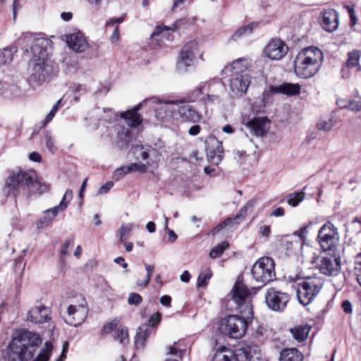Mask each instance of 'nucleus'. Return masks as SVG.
Wrapping results in <instances>:
<instances>
[{
    "label": "nucleus",
    "instance_id": "1",
    "mask_svg": "<svg viewBox=\"0 0 361 361\" xmlns=\"http://www.w3.org/2000/svg\"><path fill=\"white\" fill-rule=\"evenodd\" d=\"M231 298L236 308L241 314L238 315H229L221 319L220 330L221 333L232 338H242L247 329V322L252 318L253 310L251 300V293L246 286L238 280L231 292Z\"/></svg>",
    "mask_w": 361,
    "mask_h": 361
},
{
    "label": "nucleus",
    "instance_id": "2",
    "mask_svg": "<svg viewBox=\"0 0 361 361\" xmlns=\"http://www.w3.org/2000/svg\"><path fill=\"white\" fill-rule=\"evenodd\" d=\"M39 334L25 331L14 337L8 345V359L12 361H28L41 343Z\"/></svg>",
    "mask_w": 361,
    "mask_h": 361
},
{
    "label": "nucleus",
    "instance_id": "3",
    "mask_svg": "<svg viewBox=\"0 0 361 361\" xmlns=\"http://www.w3.org/2000/svg\"><path fill=\"white\" fill-rule=\"evenodd\" d=\"M324 61L322 50L316 47H309L298 53L294 61L295 74L301 78H310L320 70Z\"/></svg>",
    "mask_w": 361,
    "mask_h": 361
},
{
    "label": "nucleus",
    "instance_id": "4",
    "mask_svg": "<svg viewBox=\"0 0 361 361\" xmlns=\"http://www.w3.org/2000/svg\"><path fill=\"white\" fill-rule=\"evenodd\" d=\"M249 61L246 59H238L233 61L225 71L230 72V88L234 95L245 94L250 83V76L247 71Z\"/></svg>",
    "mask_w": 361,
    "mask_h": 361
},
{
    "label": "nucleus",
    "instance_id": "5",
    "mask_svg": "<svg viewBox=\"0 0 361 361\" xmlns=\"http://www.w3.org/2000/svg\"><path fill=\"white\" fill-rule=\"evenodd\" d=\"M35 178V171H13L5 180L3 192L14 197L23 193L29 195V190Z\"/></svg>",
    "mask_w": 361,
    "mask_h": 361
},
{
    "label": "nucleus",
    "instance_id": "6",
    "mask_svg": "<svg viewBox=\"0 0 361 361\" xmlns=\"http://www.w3.org/2000/svg\"><path fill=\"white\" fill-rule=\"evenodd\" d=\"M324 286V281L319 276L302 279L297 285V298L303 305L310 304L319 295Z\"/></svg>",
    "mask_w": 361,
    "mask_h": 361
},
{
    "label": "nucleus",
    "instance_id": "7",
    "mask_svg": "<svg viewBox=\"0 0 361 361\" xmlns=\"http://www.w3.org/2000/svg\"><path fill=\"white\" fill-rule=\"evenodd\" d=\"M50 42L46 38L35 39L32 45L31 51L33 54L31 63L33 65L34 74L39 78L44 76L46 61L48 59L47 47Z\"/></svg>",
    "mask_w": 361,
    "mask_h": 361
},
{
    "label": "nucleus",
    "instance_id": "8",
    "mask_svg": "<svg viewBox=\"0 0 361 361\" xmlns=\"http://www.w3.org/2000/svg\"><path fill=\"white\" fill-rule=\"evenodd\" d=\"M311 263L315 264L317 269L326 276H337L341 271V258L336 252L314 256L312 258Z\"/></svg>",
    "mask_w": 361,
    "mask_h": 361
},
{
    "label": "nucleus",
    "instance_id": "9",
    "mask_svg": "<svg viewBox=\"0 0 361 361\" xmlns=\"http://www.w3.org/2000/svg\"><path fill=\"white\" fill-rule=\"evenodd\" d=\"M251 273L255 281L262 285L272 281L276 276L274 260L268 257H261L252 266Z\"/></svg>",
    "mask_w": 361,
    "mask_h": 361
},
{
    "label": "nucleus",
    "instance_id": "10",
    "mask_svg": "<svg viewBox=\"0 0 361 361\" xmlns=\"http://www.w3.org/2000/svg\"><path fill=\"white\" fill-rule=\"evenodd\" d=\"M318 241L324 252H336L339 243V235L337 228L331 222H326L319 229Z\"/></svg>",
    "mask_w": 361,
    "mask_h": 361
},
{
    "label": "nucleus",
    "instance_id": "11",
    "mask_svg": "<svg viewBox=\"0 0 361 361\" xmlns=\"http://www.w3.org/2000/svg\"><path fill=\"white\" fill-rule=\"evenodd\" d=\"M290 297L288 293L276 288H269L264 294V301L267 307L276 312L283 311L288 302Z\"/></svg>",
    "mask_w": 361,
    "mask_h": 361
},
{
    "label": "nucleus",
    "instance_id": "12",
    "mask_svg": "<svg viewBox=\"0 0 361 361\" xmlns=\"http://www.w3.org/2000/svg\"><path fill=\"white\" fill-rule=\"evenodd\" d=\"M197 48V42L195 40L189 42L183 47L177 61V68L179 71L185 72L192 65L195 57L194 51Z\"/></svg>",
    "mask_w": 361,
    "mask_h": 361
},
{
    "label": "nucleus",
    "instance_id": "13",
    "mask_svg": "<svg viewBox=\"0 0 361 361\" xmlns=\"http://www.w3.org/2000/svg\"><path fill=\"white\" fill-rule=\"evenodd\" d=\"M88 314V309L85 303L70 305L67 308V315L65 322L71 326H77L82 323Z\"/></svg>",
    "mask_w": 361,
    "mask_h": 361
},
{
    "label": "nucleus",
    "instance_id": "14",
    "mask_svg": "<svg viewBox=\"0 0 361 361\" xmlns=\"http://www.w3.org/2000/svg\"><path fill=\"white\" fill-rule=\"evenodd\" d=\"M236 361H262V353L256 345H244L233 350Z\"/></svg>",
    "mask_w": 361,
    "mask_h": 361
},
{
    "label": "nucleus",
    "instance_id": "15",
    "mask_svg": "<svg viewBox=\"0 0 361 361\" xmlns=\"http://www.w3.org/2000/svg\"><path fill=\"white\" fill-rule=\"evenodd\" d=\"M287 45L280 39H272L264 49V55L271 60H280L288 53Z\"/></svg>",
    "mask_w": 361,
    "mask_h": 361
},
{
    "label": "nucleus",
    "instance_id": "16",
    "mask_svg": "<svg viewBox=\"0 0 361 361\" xmlns=\"http://www.w3.org/2000/svg\"><path fill=\"white\" fill-rule=\"evenodd\" d=\"M175 116H178L182 121L198 123L202 116L190 104L176 102Z\"/></svg>",
    "mask_w": 361,
    "mask_h": 361
},
{
    "label": "nucleus",
    "instance_id": "17",
    "mask_svg": "<svg viewBox=\"0 0 361 361\" xmlns=\"http://www.w3.org/2000/svg\"><path fill=\"white\" fill-rule=\"evenodd\" d=\"M66 42L71 49L78 53L83 52L89 48L86 37L80 31L68 35Z\"/></svg>",
    "mask_w": 361,
    "mask_h": 361
},
{
    "label": "nucleus",
    "instance_id": "18",
    "mask_svg": "<svg viewBox=\"0 0 361 361\" xmlns=\"http://www.w3.org/2000/svg\"><path fill=\"white\" fill-rule=\"evenodd\" d=\"M361 51L357 49L348 52V59L341 70V77L343 78H348L350 75V69L356 68L357 72L361 71V65L360 59Z\"/></svg>",
    "mask_w": 361,
    "mask_h": 361
},
{
    "label": "nucleus",
    "instance_id": "19",
    "mask_svg": "<svg viewBox=\"0 0 361 361\" xmlns=\"http://www.w3.org/2000/svg\"><path fill=\"white\" fill-rule=\"evenodd\" d=\"M145 102H152L153 103H159L160 106L156 109L155 115L158 120L164 121L168 116H173L176 113V102H160L156 97L147 99Z\"/></svg>",
    "mask_w": 361,
    "mask_h": 361
},
{
    "label": "nucleus",
    "instance_id": "20",
    "mask_svg": "<svg viewBox=\"0 0 361 361\" xmlns=\"http://www.w3.org/2000/svg\"><path fill=\"white\" fill-rule=\"evenodd\" d=\"M269 121L266 117H257L246 123V127L256 137L264 135L269 130Z\"/></svg>",
    "mask_w": 361,
    "mask_h": 361
},
{
    "label": "nucleus",
    "instance_id": "21",
    "mask_svg": "<svg viewBox=\"0 0 361 361\" xmlns=\"http://www.w3.org/2000/svg\"><path fill=\"white\" fill-rule=\"evenodd\" d=\"M320 24L324 30L333 32L338 26V16L335 10H328L322 13Z\"/></svg>",
    "mask_w": 361,
    "mask_h": 361
},
{
    "label": "nucleus",
    "instance_id": "22",
    "mask_svg": "<svg viewBox=\"0 0 361 361\" xmlns=\"http://www.w3.org/2000/svg\"><path fill=\"white\" fill-rule=\"evenodd\" d=\"M49 313V310L44 305L36 306L28 312L27 319L35 324L44 323L50 319Z\"/></svg>",
    "mask_w": 361,
    "mask_h": 361
},
{
    "label": "nucleus",
    "instance_id": "23",
    "mask_svg": "<svg viewBox=\"0 0 361 361\" xmlns=\"http://www.w3.org/2000/svg\"><path fill=\"white\" fill-rule=\"evenodd\" d=\"M213 147L207 148V156L209 162L213 164H219L224 156V149L221 142L216 140H212Z\"/></svg>",
    "mask_w": 361,
    "mask_h": 361
},
{
    "label": "nucleus",
    "instance_id": "24",
    "mask_svg": "<svg viewBox=\"0 0 361 361\" xmlns=\"http://www.w3.org/2000/svg\"><path fill=\"white\" fill-rule=\"evenodd\" d=\"M301 87L299 84L285 82L278 86H271L270 92L271 93H281L287 96L298 95L300 92Z\"/></svg>",
    "mask_w": 361,
    "mask_h": 361
},
{
    "label": "nucleus",
    "instance_id": "25",
    "mask_svg": "<svg viewBox=\"0 0 361 361\" xmlns=\"http://www.w3.org/2000/svg\"><path fill=\"white\" fill-rule=\"evenodd\" d=\"M140 108L141 104H137L133 109L121 114V117L125 119L130 127L135 128L141 124L142 118L137 113Z\"/></svg>",
    "mask_w": 361,
    "mask_h": 361
},
{
    "label": "nucleus",
    "instance_id": "26",
    "mask_svg": "<svg viewBox=\"0 0 361 361\" xmlns=\"http://www.w3.org/2000/svg\"><path fill=\"white\" fill-rule=\"evenodd\" d=\"M212 361H236L233 350L226 346L216 348Z\"/></svg>",
    "mask_w": 361,
    "mask_h": 361
},
{
    "label": "nucleus",
    "instance_id": "27",
    "mask_svg": "<svg viewBox=\"0 0 361 361\" xmlns=\"http://www.w3.org/2000/svg\"><path fill=\"white\" fill-rule=\"evenodd\" d=\"M73 198V191L68 189L63 195L60 203L50 209H47L48 212H51L53 216H57L59 212H63L68 207V205Z\"/></svg>",
    "mask_w": 361,
    "mask_h": 361
},
{
    "label": "nucleus",
    "instance_id": "28",
    "mask_svg": "<svg viewBox=\"0 0 361 361\" xmlns=\"http://www.w3.org/2000/svg\"><path fill=\"white\" fill-rule=\"evenodd\" d=\"M303 355L295 348L284 349L281 352L280 361H302Z\"/></svg>",
    "mask_w": 361,
    "mask_h": 361
},
{
    "label": "nucleus",
    "instance_id": "29",
    "mask_svg": "<svg viewBox=\"0 0 361 361\" xmlns=\"http://www.w3.org/2000/svg\"><path fill=\"white\" fill-rule=\"evenodd\" d=\"M249 207H250V204L247 203V204H245L243 207H242L240 209V210L239 211L238 214H237L233 219H231V218L227 219L226 221H224V222H222L221 224L218 225L215 228V230L216 231H219L220 230H221L225 226H226L228 224H231L233 221H235V224H238L240 221H241L245 217V212H246V211H247V208Z\"/></svg>",
    "mask_w": 361,
    "mask_h": 361
},
{
    "label": "nucleus",
    "instance_id": "30",
    "mask_svg": "<svg viewBox=\"0 0 361 361\" xmlns=\"http://www.w3.org/2000/svg\"><path fill=\"white\" fill-rule=\"evenodd\" d=\"M49 190V186L45 183H42L40 180H37L36 173L35 172V178L32 181V186L29 190V195L31 194H42L44 192H47Z\"/></svg>",
    "mask_w": 361,
    "mask_h": 361
},
{
    "label": "nucleus",
    "instance_id": "31",
    "mask_svg": "<svg viewBox=\"0 0 361 361\" xmlns=\"http://www.w3.org/2000/svg\"><path fill=\"white\" fill-rule=\"evenodd\" d=\"M311 327L308 325L299 326L290 329L293 338L298 341L305 340L310 333Z\"/></svg>",
    "mask_w": 361,
    "mask_h": 361
},
{
    "label": "nucleus",
    "instance_id": "32",
    "mask_svg": "<svg viewBox=\"0 0 361 361\" xmlns=\"http://www.w3.org/2000/svg\"><path fill=\"white\" fill-rule=\"evenodd\" d=\"M16 51L17 48L16 47H8L0 49V65L11 62Z\"/></svg>",
    "mask_w": 361,
    "mask_h": 361
},
{
    "label": "nucleus",
    "instance_id": "33",
    "mask_svg": "<svg viewBox=\"0 0 361 361\" xmlns=\"http://www.w3.org/2000/svg\"><path fill=\"white\" fill-rule=\"evenodd\" d=\"M336 119L332 116L321 118L317 124V128L321 131H329L335 126Z\"/></svg>",
    "mask_w": 361,
    "mask_h": 361
},
{
    "label": "nucleus",
    "instance_id": "34",
    "mask_svg": "<svg viewBox=\"0 0 361 361\" xmlns=\"http://www.w3.org/2000/svg\"><path fill=\"white\" fill-rule=\"evenodd\" d=\"M149 336L148 329L147 328L140 327L135 336V343L137 348L142 349L145 345V342Z\"/></svg>",
    "mask_w": 361,
    "mask_h": 361
},
{
    "label": "nucleus",
    "instance_id": "35",
    "mask_svg": "<svg viewBox=\"0 0 361 361\" xmlns=\"http://www.w3.org/2000/svg\"><path fill=\"white\" fill-rule=\"evenodd\" d=\"M114 339L123 345H126L129 341L128 329L126 328L117 329L114 334Z\"/></svg>",
    "mask_w": 361,
    "mask_h": 361
},
{
    "label": "nucleus",
    "instance_id": "36",
    "mask_svg": "<svg viewBox=\"0 0 361 361\" xmlns=\"http://www.w3.org/2000/svg\"><path fill=\"white\" fill-rule=\"evenodd\" d=\"M212 276V271L210 269H207L204 271L201 272L197 278V285L199 288L205 287L211 277Z\"/></svg>",
    "mask_w": 361,
    "mask_h": 361
},
{
    "label": "nucleus",
    "instance_id": "37",
    "mask_svg": "<svg viewBox=\"0 0 361 361\" xmlns=\"http://www.w3.org/2000/svg\"><path fill=\"white\" fill-rule=\"evenodd\" d=\"M228 243L226 241L221 242L216 246L214 247L210 251L209 256L211 258L216 259L220 257L224 250L228 247Z\"/></svg>",
    "mask_w": 361,
    "mask_h": 361
},
{
    "label": "nucleus",
    "instance_id": "38",
    "mask_svg": "<svg viewBox=\"0 0 361 361\" xmlns=\"http://www.w3.org/2000/svg\"><path fill=\"white\" fill-rule=\"evenodd\" d=\"M133 152L137 159L146 160L148 157V148L142 145H136L133 148Z\"/></svg>",
    "mask_w": 361,
    "mask_h": 361
},
{
    "label": "nucleus",
    "instance_id": "39",
    "mask_svg": "<svg viewBox=\"0 0 361 361\" xmlns=\"http://www.w3.org/2000/svg\"><path fill=\"white\" fill-rule=\"evenodd\" d=\"M51 350V343L49 341L46 342L44 348L40 351L39 354L33 361H48Z\"/></svg>",
    "mask_w": 361,
    "mask_h": 361
},
{
    "label": "nucleus",
    "instance_id": "40",
    "mask_svg": "<svg viewBox=\"0 0 361 361\" xmlns=\"http://www.w3.org/2000/svg\"><path fill=\"white\" fill-rule=\"evenodd\" d=\"M305 192H298L291 193L288 195V203L292 207H296L300 202H301L305 198Z\"/></svg>",
    "mask_w": 361,
    "mask_h": 361
},
{
    "label": "nucleus",
    "instance_id": "41",
    "mask_svg": "<svg viewBox=\"0 0 361 361\" xmlns=\"http://www.w3.org/2000/svg\"><path fill=\"white\" fill-rule=\"evenodd\" d=\"M145 267L147 271V277L144 280H138L137 281V285L140 287H146L148 285L154 269V265L145 264Z\"/></svg>",
    "mask_w": 361,
    "mask_h": 361
},
{
    "label": "nucleus",
    "instance_id": "42",
    "mask_svg": "<svg viewBox=\"0 0 361 361\" xmlns=\"http://www.w3.org/2000/svg\"><path fill=\"white\" fill-rule=\"evenodd\" d=\"M254 25L256 24L251 23L247 25L240 27L233 35V38L236 40L240 37L248 35L252 32Z\"/></svg>",
    "mask_w": 361,
    "mask_h": 361
},
{
    "label": "nucleus",
    "instance_id": "43",
    "mask_svg": "<svg viewBox=\"0 0 361 361\" xmlns=\"http://www.w3.org/2000/svg\"><path fill=\"white\" fill-rule=\"evenodd\" d=\"M354 271L357 281L361 286V252L355 257Z\"/></svg>",
    "mask_w": 361,
    "mask_h": 361
},
{
    "label": "nucleus",
    "instance_id": "44",
    "mask_svg": "<svg viewBox=\"0 0 361 361\" xmlns=\"http://www.w3.org/2000/svg\"><path fill=\"white\" fill-rule=\"evenodd\" d=\"M49 214H51V212H48L47 209L44 212V217L40 219L37 222V227L38 228H42L49 226L52 222V221L55 219V217L56 216H53V215H52V216H50Z\"/></svg>",
    "mask_w": 361,
    "mask_h": 361
},
{
    "label": "nucleus",
    "instance_id": "45",
    "mask_svg": "<svg viewBox=\"0 0 361 361\" xmlns=\"http://www.w3.org/2000/svg\"><path fill=\"white\" fill-rule=\"evenodd\" d=\"M128 173H130V171L128 166H121L114 171L113 173V178L118 181Z\"/></svg>",
    "mask_w": 361,
    "mask_h": 361
},
{
    "label": "nucleus",
    "instance_id": "46",
    "mask_svg": "<svg viewBox=\"0 0 361 361\" xmlns=\"http://www.w3.org/2000/svg\"><path fill=\"white\" fill-rule=\"evenodd\" d=\"M133 228V224H130L126 226H121L119 231L118 235L120 238L121 241H124V240L126 238V236L130 233L131 230Z\"/></svg>",
    "mask_w": 361,
    "mask_h": 361
},
{
    "label": "nucleus",
    "instance_id": "47",
    "mask_svg": "<svg viewBox=\"0 0 361 361\" xmlns=\"http://www.w3.org/2000/svg\"><path fill=\"white\" fill-rule=\"evenodd\" d=\"M61 99H59L55 104L54 106L52 107L51 110L50 111V112L47 114V117L45 118V119L43 121V123H44V126H45L46 124H47L55 116V114L56 113V111H58L59 109V106L61 104Z\"/></svg>",
    "mask_w": 361,
    "mask_h": 361
},
{
    "label": "nucleus",
    "instance_id": "48",
    "mask_svg": "<svg viewBox=\"0 0 361 361\" xmlns=\"http://www.w3.org/2000/svg\"><path fill=\"white\" fill-rule=\"evenodd\" d=\"M128 302L131 305H138L142 302V297L135 293H130L128 295Z\"/></svg>",
    "mask_w": 361,
    "mask_h": 361
},
{
    "label": "nucleus",
    "instance_id": "49",
    "mask_svg": "<svg viewBox=\"0 0 361 361\" xmlns=\"http://www.w3.org/2000/svg\"><path fill=\"white\" fill-rule=\"evenodd\" d=\"M120 320L117 318L114 319L109 323L106 324L103 327V331L106 334L111 333L114 329H116L119 323Z\"/></svg>",
    "mask_w": 361,
    "mask_h": 361
},
{
    "label": "nucleus",
    "instance_id": "50",
    "mask_svg": "<svg viewBox=\"0 0 361 361\" xmlns=\"http://www.w3.org/2000/svg\"><path fill=\"white\" fill-rule=\"evenodd\" d=\"M44 141L47 147L50 150L53 151L55 148V142L52 135L50 133L47 132L44 135Z\"/></svg>",
    "mask_w": 361,
    "mask_h": 361
},
{
    "label": "nucleus",
    "instance_id": "51",
    "mask_svg": "<svg viewBox=\"0 0 361 361\" xmlns=\"http://www.w3.org/2000/svg\"><path fill=\"white\" fill-rule=\"evenodd\" d=\"M166 353L168 355H171L176 356L177 358L181 359L183 356V351L177 348L175 346L170 345L166 348Z\"/></svg>",
    "mask_w": 361,
    "mask_h": 361
},
{
    "label": "nucleus",
    "instance_id": "52",
    "mask_svg": "<svg viewBox=\"0 0 361 361\" xmlns=\"http://www.w3.org/2000/svg\"><path fill=\"white\" fill-rule=\"evenodd\" d=\"M307 233V227L305 226L294 233V235L298 237L300 243H303L306 239V234Z\"/></svg>",
    "mask_w": 361,
    "mask_h": 361
},
{
    "label": "nucleus",
    "instance_id": "53",
    "mask_svg": "<svg viewBox=\"0 0 361 361\" xmlns=\"http://www.w3.org/2000/svg\"><path fill=\"white\" fill-rule=\"evenodd\" d=\"M128 166L130 173L135 172V171L144 172L146 170L145 164H140V163H133Z\"/></svg>",
    "mask_w": 361,
    "mask_h": 361
},
{
    "label": "nucleus",
    "instance_id": "54",
    "mask_svg": "<svg viewBox=\"0 0 361 361\" xmlns=\"http://www.w3.org/2000/svg\"><path fill=\"white\" fill-rule=\"evenodd\" d=\"M345 8L348 11V13L350 18V25L354 26L357 23V17L355 13V9L353 6L347 5Z\"/></svg>",
    "mask_w": 361,
    "mask_h": 361
},
{
    "label": "nucleus",
    "instance_id": "55",
    "mask_svg": "<svg viewBox=\"0 0 361 361\" xmlns=\"http://www.w3.org/2000/svg\"><path fill=\"white\" fill-rule=\"evenodd\" d=\"M74 245V240L73 238H70L66 240L65 243L63 245L61 250V256H65L68 254V248L69 247H73Z\"/></svg>",
    "mask_w": 361,
    "mask_h": 361
},
{
    "label": "nucleus",
    "instance_id": "56",
    "mask_svg": "<svg viewBox=\"0 0 361 361\" xmlns=\"http://www.w3.org/2000/svg\"><path fill=\"white\" fill-rule=\"evenodd\" d=\"M161 322V314L159 312H156L152 314L148 321V326H155Z\"/></svg>",
    "mask_w": 361,
    "mask_h": 361
},
{
    "label": "nucleus",
    "instance_id": "57",
    "mask_svg": "<svg viewBox=\"0 0 361 361\" xmlns=\"http://www.w3.org/2000/svg\"><path fill=\"white\" fill-rule=\"evenodd\" d=\"M348 109L352 111H361V101L349 100V104H348Z\"/></svg>",
    "mask_w": 361,
    "mask_h": 361
},
{
    "label": "nucleus",
    "instance_id": "58",
    "mask_svg": "<svg viewBox=\"0 0 361 361\" xmlns=\"http://www.w3.org/2000/svg\"><path fill=\"white\" fill-rule=\"evenodd\" d=\"M114 183L111 181L106 182L104 185L101 186L98 190L99 195L107 193L113 187Z\"/></svg>",
    "mask_w": 361,
    "mask_h": 361
},
{
    "label": "nucleus",
    "instance_id": "59",
    "mask_svg": "<svg viewBox=\"0 0 361 361\" xmlns=\"http://www.w3.org/2000/svg\"><path fill=\"white\" fill-rule=\"evenodd\" d=\"M342 308L343 311L347 314H350L353 312L352 305L348 300H344L342 302Z\"/></svg>",
    "mask_w": 361,
    "mask_h": 361
},
{
    "label": "nucleus",
    "instance_id": "60",
    "mask_svg": "<svg viewBox=\"0 0 361 361\" xmlns=\"http://www.w3.org/2000/svg\"><path fill=\"white\" fill-rule=\"evenodd\" d=\"M110 40L112 43H116L119 40V30L118 26L115 27L113 33L110 37Z\"/></svg>",
    "mask_w": 361,
    "mask_h": 361
},
{
    "label": "nucleus",
    "instance_id": "61",
    "mask_svg": "<svg viewBox=\"0 0 361 361\" xmlns=\"http://www.w3.org/2000/svg\"><path fill=\"white\" fill-rule=\"evenodd\" d=\"M200 132V126L199 125H194L190 128L188 133L192 136L197 135Z\"/></svg>",
    "mask_w": 361,
    "mask_h": 361
},
{
    "label": "nucleus",
    "instance_id": "62",
    "mask_svg": "<svg viewBox=\"0 0 361 361\" xmlns=\"http://www.w3.org/2000/svg\"><path fill=\"white\" fill-rule=\"evenodd\" d=\"M349 104V100L345 99H338L336 101V104L341 108V109H347L348 108V104Z\"/></svg>",
    "mask_w": 361,
    "mask_h": 361
},
{
    "label": "nucleus",
    "instance_id": "63",
    "mask_svg": "<svg viewBox=\"0 0 361 361\" xmlns=\"http://www.w3.org/2000/svg\"><path fill=\"white\" fill-rule=\"evenodd\" d=\"M284 214H285L284 209L282 207H278L272 212V213L271 214V216L279 217V216H283Z\"/></svg>",
    "mask_w": 361,
    "mask_h": 361
},
{
    "label": "nucleus",
    "instance_id": "64",
    "mask_svg": "<svg viewBox=\"0 0 361 361\" xmlns=\"http://www.w3.org/2000/svg\"><path fill=\"white\" fill-rule=\"evenodd\" d=\"M29 158L30 160L35 161V162H40L42 159L41 155L36 152H33L30 154Z\"/></svg>",
    "mask_w": 361,
    "mask_h": 361
}]
</instances>
